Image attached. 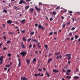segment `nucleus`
<instances>
[{"label":"nucleus","instance_id":"1","mask_svg":"<svg viewBox=\"0 0 80 80\" xmlns=\"http://www.w3.org/2000/svg\"><path fill=\"white\" fill-rule=\"evenodd\" d=\"M27 52L25 51L21 52L20 53V55H22L23 57H24L25 55H27Z\"/></svg>","mask_w":80,"mask_h":80},{"label":"nucleus","instance_id":"2","mask_svg":"<svg viewBox=\"0 0 80 80\" xmlns=\"http://www.w3.org/2000/svg\"><path fill=\"white\" fill-rule=\"evenodd\" d=\"M65 56L66 57H68V60H70V59L71 58V54H66L65 55Z\"/></svg>","mask_w":80,"mask_h":80},{"label":"nucleus","instance_id":"3","mask_svg":"<svg viewBox=\"0 0 80 80\" xmlns=\"http://www.w3.org/2000/svg\"><path fill=\"white\" fill-rule=\"evenodd\" d=\"M3 56H2L0 57V63L2 64L3 62Z\"/></svg>","mask_w":80,"mask_h":80},{"label":"nucleus","instance_id":"4","mask_svg":"<svg viewBox=\"0 0 80 80\" xmlns=\"http://www.w3.org/2000/svg\"><path fill=\"white\" fill-rule=\"evenodd\" d=\"M38 28L39 29H42V30H45L43 27L41 25H39L38 26Z\"/></svg>","mask_w":80,"mask_h":80},{"label":"nucleus","instance_id":"5","mask_svg":"<svg viewBox=\"0 0 80 80\" xmlns=\"http://www.w3.org/2000/svg\"><path fill=\"white\" fill-rule=\"evenodd\" d=\"M21 80H28V79L26 78L25 77H21Z\"/></svg>","mask_w":80,"mask_h":80},{"label":"nucleus","instance_id":"6","mask_svg":"<svg viewBox=\"0 0 80 80\" xmlns=\"http://www.w3.org/2000/svg\"><path fill=\"white\" fill-rule=\"evenodd\" d=\"M52 72L54 73H57V72H59L60 71H58L56 69H53L52 70Z\"/></svg>","mask_w":80,"mask_h":80},{"label":"nucleus","instance_id":"7","mask_svg":"<svg viewBox=\"0 0 80 80\" xmlns=\"http://www.w3.org/2000/svg\"><path fill=\"white\" fill-rule=\"evenodd\" d=\"M61 58H62V56L59 55V56H57L56 57V59H57V60H58V59H60Z\"/></svg>","mask_w":80,"mask_h":80},{"label":"nucleus","instance_id":"8","mask_svg":"<svg viewBox=\"0 0 80 80\" xmlns=\"http://www.w3.org/2000/svg\"><path fill=\"white\" fill-rule=\"evenodd\" d=\"M12 23V21H10V20H8L7 21V23Z\"/></svg>","mask_w":80,"mask_h":80},{"label":"nucleus","instance_id":"9","mask_svg":"<svg viewBox=\"0 0 80 80\" xmlns=\"http://www.w3.org/2000/svg\"><path fill=\"white\" fill-rule=\"evenodd\" d=\"M35 8L37 10H38V11H40V9L38 8V7L36 6L35 7Z\"/></svg>","mask_w":80,"mask_h":80},{"label":"nucleus","instance_id":"10","mask_svg":"<svg viewBox=\"0 0 80 80\" xmlns=\"http://www.w3.org/2000/svg\"><path fill=\"white\" fill-rule=\"evenodd\" d=\"M26 21V20H25V19H24L21 21V23H24Z\"/></svg>","mask_w":80,"mask_h":80},{"label":"nucleus","instance_id":"11","mask_svg":"<svg viewBox=\"0 0 80 80\" xmlns=\"http://www.w3.org/2000/svg\"><path fill=\"white\" fill-rule=\"evenodd\" d=\"M37 61V59H36V58H35L34 59H33V61H32V63H35V62Z\"/></svg>","mask_w":80,"mask_h":80},{"label":"nucleus","instance_id":"12","mask_svg":"<svg viewBox=\"0 0 80 80\" xmlns=\"http://www.w3.org/2000/svg\"><path fill=\"white\" fill-rule=\"evenodd\" d=\"M20 43H21V46L22 47V48H25V46L23 45V43H22V42H21Z\"/></svg>","mask_w":80,"mask_h":80},{"label":"nucleus","instance_id":"13","mask_svg":"<svg viewBox=\"0 0 80 80\" xmlns=\"http://www.w3.org/2000/svg\"><path fill=\"white\" fill-rule=\"evenodd\" d=\"M34 75L35 77H38V76H40V74L39 73L38 74H35Z\"/></svg>","mask_w":80,"mask_h":80},{"label":"nucleus","instance_id":"14","mask_svg":"<svg viewBox=\"0 0 80 80\" xmlns=\"http://www.w3.org/2000/svg\"><path fill=\"white\" fill-rule=\"evenodd\" d=\"M66 77L67 78H68V79H70V78H72L71 76H66Z\"/></svg>","mask_w":80,"mask_h":80},{"label":"nucleus","instance_id":"15","mask_svg":"<svg viewBox=\"0 0 80 80\" xmlns=\"http://www.w3.org/2000/svg\"><path fill=\"white\" fill-rule=\"evenodd\" d=\"M74 78H75V79H78V78H80L79 77H78V76H75L74 77Z\"/></svg>","mask_w":80,"mask_h":80},{"label":"nucleus","instance_id":"16","mask_svg":"<svg viewBox=\"0 0 80 80\" xmlns=\"http://www.w3.org/2000/svg\"><path fill=\"white\" fill-rule=\"evenodd\" d=\"M52 60V58H50L48 62V63H49L50 62V61H51V60Z\"/></svg>","mask_w":80,"mask_h":80},{"label":"nucleus","instance_id":"17","mask_svg":"<svg viewBox=\"0 0 80 80\" xmlns=\"http://www.w3.org/2000/svg\"><path fill=\"white\" fill-rule=\"evenodd\" d=\"M23 0H21L20 1V2H19V4H22V3H23Z\"/></svg>","mask_w":80,"mask_h":80},{"label":"nucleus","instance_id":"18","mask_svg":"<svg viewBox=\"0 0 80 80\" xmlns=\"http://www.w3.org/2000/svg\"><path fill=\"white\" fill-rule=\"evenodd\" d=\"M2 12H5V13H7V11L6 9H4L3 11Z\"/></svg>","mask_w":80,"mask_h":80},{"label":"nucleus","instance_id":"19","mask_svg":"<svg viewBox=\"0 0 80 80\" xmlns=\"http://www.w3.org/2000/svg\"><path fill=\"white\" fill-rule=\"evenodd\" d=\"M22 39H23V41H24L26 42V41H27V40H26V39L25 38V37L23 38Z\"/></svg>","mask_w":80,"mask_h":80},{"label":"nucleus","instance_id":"20","mask_svg":"<svg viewBox=\"0 0 80 80\" xmlns=\"http://www.w3.org/2000/svg\"><path fill=\"white\" fill-rule=\"evenodd\" d=\"M26 62H28V65H29V64H30V61H29L27 59L26 60Z\"/></svg>","mask_w":80,"mask_h":80},{"label":"nucleus","instance_id":"21","mask_svg":"<svg viewBox=\"0 0 80 80\" xmlns=\"http://www.w3.org/2000/svg\"><path fill=\"white\" fill-rule=\"evenodd\" d=\"M55 55H60V52H58L55 54Z\"/></svg>","mask_w":80,"mask_h":80},{"label":"nucleus","instance_id":"22","mask_svg":"<svg viewBox=\"0 0 80 80\" xmlns=\"http://www.w3.org/2000/svg\"><path fill=\"white\" fill-rule=\"evenodd\" d=\"M29 7H30V6H27L25 8V10H27V9H28V8H29Z\"/></svg>","mask_w":80,"mask_h":80},{"label":"nucleus","instance_id":"23","mask_svg":"<svg viewBox=\"0 0 80 80\" xmlns=\"http://www.w3.org/2000/svg\"><path fill=\"white\" fill-rule=\"evenodd\" d=\"M78 38V36L77 35H75V39H77Z\"/></svg>","mask_w":80,"mask_h":80},{"label":"nucleus","instance_id":"24","mask_svg":"<svg viewBox=\"0 0 80 80\" xmlns=\"http://www.w3.org/2000/svg\"><path fill=\"white\" fill-rule=\"evenodd\" d=\"M44 47H45V48H46V50H47V49H48V46H47V45H45Z\"/></svg>","mask_w":80,"mask_h":80},{"label":"nucleus","instance_id":"25","mask_svg":"<svg viewBox=\"0 0 80 80\" xmlns=\"http://www.w3.org/2000/svg\"><path fill=\"white\" fill-rule=\"evenodd\" d=\"M67 72L68 73H69V72H71V70L70 69H68L67 70Z\"/></svg>","mask_w":80,"mask_h":80},{"label":"nucleus","instance_id":"26","mask_svg":"<svg viewBox=\"0 0 80 80\" xmlns=\"http://www.w3.org/2000/svg\"><path fill=\"white\" fill-rule=\"evenodd\" d=\"M65 26H66V24H64L62 25V28H65Z\"/></svg>","mask_w":80,"mask_h":80},{"label":"nucleus","instance_id":"27","mask_svg":"<svg viewBox=\"0 0 80 80\" xmlns=\"http://www.w3.org/2000/svg\"><path fill=\"white\" fill-rule=\"evenodd\" d=\"M67 10L66 9H64V10L63 11H61V12H64V13H65V12H67Z\"/></svg>","mask_w":80,"mask_h":80},{"label":"nucleus","instance_id":"28","mask_svg":"<svg viewBox=\"0 0 80 80\" xmlns=\"http://www.w3.org/2000/svg\"><path fill=\"white\" fill-rule=\"evenodd\" d=\"M53 13V15H56V14H57V12H55V11H53L52 12Z\"/></svg>","mask_w":80,"mask_h":80},{"label":"nucleus","instance_id":"29","mask_svg":"<svg viewBox=\"0 0 80 80\" xmlns=\"http://www.w3.org/2000/svg\"><path fill=\"white\" fill-rule=\"evenodd\" d=\"M33 8H31V11H30V12L31 13H32V12H33Z\"/></svg>","mask_w":80,"mask_h":80},{"label":"nucleus","instance_id":"30","mask_svg":"<svg viewBox=\"0 0 80 80\" xmlns=\"http://www.w3.org/2000/svg\"><path fill=\"white\" fill-rule=\"evenodd\" d=\"M20 65H21V62H19L18 63V66L20 67Z\"/></svg>","mask_w":80,"mask_h":80},{"label":"nucleus","instance_id":"31","mask_svg":"<svg viewBox=\"0 0 80 80\" xmlns=\"http://www.w3.org/2000/svg\"><path fill=\"white\" fill-rule=\"evenodd\" d=\"M32 47V44L31 43H30V45L29 46V48H31Z\"/></svg>","mask_w":80,"mask_h":80},{"label":"nucleus","instance_id":"32","mask_svg":"<svg viewBox=\"0 0 80 80\" xmlns=\"http://www.w3.org/2000/svg\"><path fill=\"white\" fill-rule=\"evenodd\" d=\"M5 66L6 67H10V65L8 64V65H5Z\"/></svg>","mask_w":80,"mask_h":80},{"label":"nucleus","instance_id":"33","mask_svg":"<svg viewBox=\"0 0 80 80\" xmlns=\"http://www.w3.org/2000/svg\"><path fill=\"white\" fill-rule=\"evenodd\" d=\"M46 74L47 75V77L48 78H49V77H50V75H49V74L48 73H46Z\"/></svg>","mask_w":80,"mask_h":80},{"label":"nucleus","instance_id":"34","mask_svg":"<svg viewBox=\"0 0 80 80\" xmlns=\"http://www.w3.org/2000/svg\"><path fill=\"white\" fill-rule=\"evenodd\" d=\"M75 27H73L72 28L71 30H75Z\"/></svg>","mask_w":80,"mask_h":80},{"label":"nucleus","instance_id":"35","mask_svg":"<svg viewBox=\"0 0 80 80\" xmlns=\"http://www.w3.org/2000/svg\"><path fill=\"white\" fill-rule=\"evenodd\" d=\"M32 40V38H29L28 39V42H29Z\"/></svg>","mask_w":80,"mask_h":80},{"label":"nucleus","instance_id":"36","mask_svg":"<svg viewBox=\"0 0 80 80\" xmlns=\"http://www.w3.org/2000/svg\"><path fill=\"white\" fill-rule=\"evenodd\" d=\"M8 57H11V54H10V53H8Z\"/></svg>","mask_w":80,"mask_h":80},{"label":"nucleus","instance_id":"37","mask_svg":"<svg viewBox=\"0 0 80 80\" xmlns=\"http://www.w3.org/2000/svg\"><path fill=\"white\" fill-rule=\"evenodd\" d=\"M37 47L39 48H41V46L40 45H38Z\"/></svg>","mask_w":80,"mask_h":80},{"label":"nucleus","instance_id":"38","mask_svg":"<svg viewBox=\"0 0 80 80\" xmlns=\"http://www.w3.org/2000/svg\"><path fill=\"white\" fill-rule=\"evenodd\" d=\"M34 34V32H32L30 33L31 35H33Z\"/></svg>","mask_w":80,"mask_h":80},{"label":"nucleus","instance_id":"39","mask_svg":"<svg viewBox=\"0 0 80 80\" xmlns=\"http://www.w3.org/2000/svg\"><path fill=\"white\" fill-rule=\"evenodd\" d=\"M60 9V7H59V6L57 7L56 8V10H57L58 9Z\"/></svg>","mask_w":80,"mask_h":80},{"label":"nucleus","instance_id":"40","mask_svg":"<svg viewBox=\"0 0 80 80\" xmlns=\"http://www.w3.org/2000/svg\"><path fill=\"white\" fill-rule=\"evenodd\" d=\"M21 32H22V33H25V30H23L21 31Z\"/></svg>","mask_w":80,"mask_h":80},{"label":"nucleus","instance_id":"41","mask_svg":"<svg viewBox=\"0 0 80 80\" xmlns=\"http://www.w3.org/2000/svg\"><path fill=\"white\" fill-rule=\"evenodd\" d=\"M33 48H35V47H36L35 44H33Z\"/></svg>","mask_w":80,"mask_h":80},{"label":"nucleus","instance_id":"42","mask_svg":"<svg viewBox=\"0 0 80 80\" xmlns=\"http://www.w3.org/2000/svg\"><path fill=\"white\" fill-rule=\"evenodd\" d=\"M22 3H24V4H25V5H26L27 4V3H26V2H25L24 1H23V0Z\"/></svg>","mask_w":80,"mask_h":80},{"label":"nucleus","instance_id":"43","mask_svg":"<svg viewBox=\"0 0 80 80\" xmlns=\"http://www.w3.org/2000/svg\"><path fill=\"white\" fill-rule=\"evenodd\" d=\"M71 35H72V33H70L69 34V36H70Z\"/></svg>","mask_w":80,"mask_h":80},{"label":"nucleus","instance_id":"44","mask_svg":"<svg viewBox=\"0 0 80 80\" xmlns=\"http://www.w3.org/2000/svg\"><path fill=\"white\" fill-rule=\"evenodd\" d=\"M62 71L63 72H64V73H65V72H66V71H65V69H63Z\"/></svg>","mask_w":80,"mask_h":80},{"label":"nucleus","instance_id":"45","mask_svg":"<svg viewBox=\"0 0 80 80\" xmlns=\"http://www.w3.org/2000/svg\"><path fill=\"white\" fill-rule=\"evenodd\" d=\"M3 38L5 40H6V37H5V36H3Z\"/></svg>","mask_w":80,"mask_h":80},{"label":"nucleus","instance_id":"46","mask_svg":"<svg viewBox=\"0 0 80 80\" xmlns=\"http://www.w3.org/2000/svg\"><path fill=\"white\" fill-rule=\"evenodd\" d=\"M38 70V71H39L40 72H41V71H42V69H40V68H39Z\"/></svg>","mask_w":80,"mask_h":80},{"label":"nucleus","instance_id":"47","mask_svg":"<svg viewBox=\"0 0 80 80\" xmlns=\"http://www.w3.org/2000/svg\"><path fill=\"white\" fill-rule=\"evenodd\" d=\"M53 20V19L50 18V21H52V20Z\"/></svg>","mask_w":80,"mask_h":80},{"label":"nucleus","instance_id":"48","mask_svg":"<svg viewBox=\"0 0 80 80\" xmlns=\"http://www.w3.org/2000/svg\"><path fill=\"white\" fill-rule=\"evenodd\" d=\"M50 35H52L53 34V32H50L49 33Z\"/></svg>","mask_w":80,"mask_h":80},{"label":"nucleus","instance_id":"49","mask_svg":"<svg viewBox=\"0 0 80 80\" xmlns=\"http://www.w3.org/2000/svg\"><path fill=\"white\" fill-rule=\"evenodd\" d=\"M76 13L78 14V15H80V12H76Z\"/></svg>","mask_w":80,"mask_h":80},{"label":"nucleus","instance_id":"50","mask_svg":"<svg viewBox=\"0 0 80 80\" xmlns=\"http://www.w3.org/2000/svg\"><path fill=\"white\" fill-rule=\"evenodd\" d=\"M3 49L4 50H5L7 49V48H6V47L3 48Z\"/></svg>","mask_w":80,"mask_h":80},{"label":"nucleus","instance_id":"51","mask_svg":"<svg viewBox=\"0 0 80 80\" xmlns=\"http://www.w3.org/2000/svg\"><path fill=\"white\" fill-rule=\"evenodd\" d=\"M70 39V38H67V40H69Z\"/></svg>","mask_w":80,"mask_h":80},{"label":"nucleus","instance_id":"52","mask_svg":"<svg viewBox=\"0 0 80 80\" xmlns=\"http://www.w3.org/2000/svg\"><path fill=\"white\" fill-rule=\"evenodd\" d=\"M73 39H74V38H73V37H72L71 38V40H72H72H73Z\"/></svg>","mask_w":80,"mask_h":80},{"label":"nucleus","instance_id":"53","mask_svg":"<svg viewBox=\"0 0 80 80\" xmlns=\"http://www.w3.org/2000/svg\"><path fill=\"white\" fill-rule=\"evenodd\" d=\"M35 27H38V24L36 23L35 24Z\"/></svg>","mask_w":80,"mask_h":80},{"label":"nucleus","instance_id":"54","mask_svg":"<svg viewBox=\"0 0 80 80\" xmlns=\"http://www.w3.org/2000/svg\"><path fill=\"white\" fill-rule=\"evenodd\" d=\"M61 18H62V19H64V17H63V16H62Z\"/></svg>","mask_w":80,"mask_h":80},{"label":"nucleus","instance_id":"55","mask_svg":"<svg viewBox=\"0 0 80 80\" xmlns=\"http://www.w3.org/2000/svg\"><path fill=\"white\" fill-rule=\"evenodd\" d=\"M69 13H72V11H69Z\"/></svg>","mask_w":80,"mask_h":80},{"label":"nucleus","instance_id":"56","mask_svg":"<svg viewBox=\"0 0 80 80\" xmlns=\"http://www.w3.org/2000/svg\"><path fill=\"white\" fill-rule=\"evenodd\" d=\"M37 41V40L35 39H34L33 40V42H36Z\"/></svg>","mask_w":80,"mask_h":80},{"label":"nucleus","instance_id":"57","mask_svg":"<svg viewBox=\"0 0 80 80\" xmlns=\"http://www.w3.org/2000/svg\"><path fill=\"white\" fill-rule=\"evenodd\" d=\"M10 41H8L7 42V43H10Z\"/></svg>","mask_w":80,"mask_h":80},{"label":"nucleus","instance_id":"58","mask_svg":"<svg viewBox=\"0 0 80 80\" xmlns=\"http://www.w3.org/2000/svg\"><path fill=\"white\" fill-rule=\"evenodd\" d=\"M10 70V68L8 69V70L7 72H9Z\"/></svg>","mask_w":80,"mask_h":80},{"label":"nucleus","instance_id":"59","mask_svg":"<svg viewBox=\"0 0 80 80\" xmlns=\"http://www.w3.org/2000/svg\"><path fill=\"white\" fill-rule=\"evenodd\" d=\"M76 72H78V69L76 68Z\"/></svg>","mask_w":80,"mask_h":80},{"label":"nucleus","instance_id":"60","mask_svg":"<svg viewBox=\"0 0 80 80\" xmlns=\"http://www.w3.org/2000/svg\"><path fill=\"white\" fill-rule=\"evenodd\" d=\"M9 33L10 34H12V35H13V34H14L13 33V32H10Z\"/></svg>","mask_w":80,"mask_h":80},{"label":"nucleus","instance_id":"61","mask_svg":"<svg viewBox=\"0 0 80 80\" xmlns=\"http://www.w3.org/2000/svg\"><path fill=\"white\" fill-rule=\"evenodd\" d=\"M39 5H42V3L40 2L39 3Z\"/></svg>","mask_w":80,"mask_h":80},{"label":"nucleus","instance_id":"62","mask_svg":"<svg viewBox=\"0 0 80 80\" xmlns=\"http://www.w3.org/2000/svg\"><path fill=\"white\" fill-rule=\"evenodd\" d=\"M66 75H69V73H68V72H67V73L66 74Z\"/></svg>","mask_w":80,"mask_h":80},{"label":"nucleus","instance_id":"63","mask_svg":"<svg viewBox=\"0 0 80 80\" xmlns=\"http://www.w3.org/2000/svg\"><path fill=\"white\" fill-rule=\"evenodd\" d=\"M3 25L4 27L5 28V25L4 24H3Z\"/></svg>","mask_w":80,"mask_h":80},{"label":"nucleus","instance_id":"64","mask_svg":"<svg viewBox=\"0 0 80 80\" xmlns=\"http://www.w3.org/2000/svg\"><path fill=\"white\" fill-rule=\"evenodd\" d=\"M54 34H57V33L56 32H53Z\"/></svg>","mask_w":80,"mask_h":80}]
</instances>
